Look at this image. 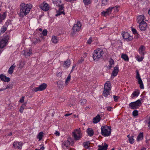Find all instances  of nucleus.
<instances>
[{"instance_id": "1", "label": "nucleus", "mask_w": 150, "mask_h": 150, "mask_svg": "<svg viewBox=\"0 0 150 150\" xmlns=\"http://www.w3.org/2000/svg\"><path fill=\"white\" fill-rule=\"evenodd\" d=\"M20 16L23 18L24 16L27 15L30 12L29 8H27L25 4L22 3L20 5Z\"/></svg>"}, {"instance_id": "2", "label": "nucleus", "mask_w": 150, "mask_h": 150, "mask_svg": "<svg viewBox=\"0 0 150 150\" xmlns=\"http://www.w3.org/2000/svg\"><path fill=\"white\" fill-rule=\"evenodd\" d=\"M111 127L107 126H102L101 128V134L104 137H108L111 134Z\"/></svg>"}, {"instance_id": "3", "label": "nucleus", "mask_w": 150, "mask_h": 150, "mask_svg": "<svg viewBox=\"0 0 150 150\" xmlns=\"http://www.w3.org/2000/svg\"><path fill=\"white\" fill-rule=\"evenodd\" d=\"M103 54V50L101 49L95 50L93 54V58L94 60L98 61Z\"/></svg>"}, {"instance_id": "4", "label": "nucleus", "mask_w": 150, "mask_h": 150, "mask_svg": "<svg viewBox=\"0 0 150 150\" xmlns=\"http://www.w3.org/2000/svg\"><path fill=\"white\" fill-rule=\"evenodd\" d=\"M110 83L109 81H108L104 85V90L103 92V95L106 97L110 94V91L111 90Z\"/></svg>"}, {"instance_id": "5", "label": "nucleus", "mask_w": 150, "mask_h": 150, "mask_svg": "<svg viewBox=\"0 0 150 150\" xmlns=\"http://www.w3.org/2000/svg\"><path fill=\"white\" fill-rule=\"evenodd\" d=\"M142 104L141 100H138L135 102H131L129 104V107L131 109L134 110L138 108Z\"/></svg>"}, {"instance_id": "6", "label": "nucleus", "mask_w": 150, "mask_h": 150, "mask_svg": "<svg viewBox=\"0 0 150 150\" xmlns=\"http://www.w3.org/2000/svg\"><path fill=\"white\" fill-rule=\"evenodd\" d=\"M119 7V6H116L114 7H110L106 10V11H103L102 12L101 14L102 16H107L108 15L110 14L111 13L112 10L115 8H117Z\"/></svg>"}, {"instance_id": "7", "label": "nucleus", "mask_w": 150, "mask_h": 150, "mask_svg": "<svg viewBox=\"0 0 150 150\" xmlns=\"http://www.w3.org/2000/svg\"><path fill=\"white\" fill-rule=\"evenodd\" d=\"M8 40V37L7 35L4 37L0 41V48H2L6 46Z\"/></svg>"}, {"instance_id": "8", "label": "nucleus", "mask_w": 150, "mask_h": 150, "mask_svg": "<svg viewBox=\"0 0 150 150\" xmlns=\"http://www.w3.org/2000/svg\"><path fill=\"white\" fill-rule=\"evenodd\" d=\"M73 136L76 140H79L81 137V131L79 129H76L72 132Z\"/></svg>"}, {"instance_id": "9", "label": "nucleus", "mask_w": 150, "mask_h": 150, "mask_svg": "<svg viewBox=\"0 0 150 150\" xmlns=\"http://www.w3.org/2000/svg\"><path fill=\"white\" fill-rule=\"evenodd\" d=\"M47 85L45 83H43L40 85L38 87L33 88V90L35 92L38 91H42L44 90L47 87Z\"/></svg>"}, {"instance_id": "10", "label": "nucleus", "mask_w": 150, "mask_h": 150, "mask_svg": "<svg viewBox=\"0 0 150 150\" xmlns=\"http://www.w3.org/2000/svg\"><path fill=\"white\" fill-rule=\"evenodd\" d=\"M122 35L123 38L127 41H130L133 39L132 37L130 36L127 32H123Z\"/></svg>"}, {"instance_id": "11", "label": "nucleus", "mask_w": 150, "mask_h": 150, "mask_svg": "<svg viewBox=\"0 0 150 150\" xmlns=\"http://www.w3.org/2000/svg\"><path fill=\"white\" fill-rule=\"evenodd\" d=\"M57 6L59 7V8L57 13L55 15L56 16H57L62 14L64 15L65 13L64 10V4H60L59 5H58Z\"/></svg>"}, {"instance_id": "12", "label": "nucleus", "mask_w": 150, "mask_h": 150, "mask_svg": "<svg viewBox=\"0 0 150 150\" xmlns=\"http://www.w3.org/2000/svg\"><path fill=\"white\" fill-rule=\"evenodd\" d=\"M81 25L79 21H78L76 24H75L73 27V30L74 32L79 31L80 29Z\"/></svg>"}, {"instance_id": "13", "label": "nucleus", "mask_w": 150, "mask_h": 150, "mask_svg": "<svg viewBox=\"0 0 150 150\" xmlns=\"http://www.w3.org/2000/svg\"><path fill=\"white\" fill-rule=\"evenodd\" d=\"M49 6L47 4L45 3L44 2L41 4L40 6V8L42 10L45 11H47L49 9Z\"/></svg>"}, {"instance_id": "14", "label": "nucleus", "mask_w": 150, "mask_h": 150, "mask_svg": "<svg viewBox=\"0 0 150 150\" xmlns=\"http://www.w3.org/2000/svg\"><path fill=\"white\" fill-rule=\"evenodd\" d=\"M139 24L140 29L142 31L145 30L147 26L146 23L145 22H140V23Z\"/></svg>"}, {"instance_id": "15", "label": "nucleus", "mask_w": 150, "mask_h": 150, "mask_svg": "<svg viewBox=\"0 0 150 150\" xmlns=\"http://www.w3.org/2000/svg\"><path fill=\"white\" fill-rule=\"evenodd\" d=\"M108 145L105 143L104 145H103V144L102 145H98V147L99 148L98 150H107L108 147Z\"/></svg>"}, {"instance_id": "16", "label": "nucleus", "mask_w": 150, "mask_h": 150, "mask_svg": "<svg viewBox=\"0 0 150 150\" xmlns=\"http://www.w3.org/2000/svg\"><path fill=\"white\" fill-rule=\"evenodd\" d=\"M119 69L117 67H115L114 69L113 70L112 73V76L111 77L112 78V76H113V78L116 76L118 72Z\"/></svg>"}, {"instance_id": "17", "label": "nucleus", "mask_w": 150, "mask_h": 150, "mask_svg": "<svg viewBox=\"0 0 150 150\" xmlns=\"http://www.w3.org/2000/svg\"><path fill=\"white\" fill-rule=\"evenodd\" d=\"M0 78L2 81L4 82H8L10 81L9 78L6 77V76L3 74H1L0 75Z\"/></svg>"}, {"instance_id": "18", "label": "nucleus", "mask_w": 150, "mask_h": 150, "mask_svg": "<svg viewBox=\"0 0 150 150\" xmlns=\"http://www.w3.org/2000/svg\"><path fill=\"white\" fill-rule=\"evenodd\" d=\"M100 119L101 118L100 115L98 114L95 117L93 118V122L94 123H96L100 121Z\"/></svg>"}, {"instance_id": "19", "label": "nucleus", "mask_w": 150, "mask_h": 150, "mask_svg": "<svg viewBox=\"0 0 150 150\" xmlns=\"http://www.w3.org/2000/svg\"><path fill=\"white\" fill-rule=\"evenodd\" d=\"M16 67V66L14 64H13L12 65L8 70V73L10 74H12L13 73V70Z\"/></svg>"}, {"instance_id": "20", "label": "nucleus", "mask_w": 150, "mask_h": 150, "mask_svg": "<svg viewBox=\"0 0 150 150\" xmlns=\"http://www.w3.org/2000/svg\"><path fill=\"white\" fill-rule=\"evenodd\" d=\"M44 133L42 132H41L38 133L37 137V138L38 139L39 141H40L42 140V139L44 137Z\"/></svg>"}, {"instance_id": "21", "label": "nucleus", "mask_w": 150, "mask_h": 150, "mask_svg": "<svg viewBox=\"0 0 150 150\" xmlns=\"http://www.w3.org/2000/svg\"><path fill=\"white\" fill-rule=\"evenodd\" d=\"M144 16L143 15H141L139 16L137 18V22L140 23V22H144Z\"/></svg>"}, {"instance_id": "22", "label": "nucleus", "mask_w": 150, "mask_h": 150, "mask_svg": "<svg viewBox=\"0 0 150 150\" xmlns=\"http://www.w3.org/2000/svg\"><path fill=\"white\" fill-rule=\"evenodd\" d=\"M6 16V12H4L2 14L0 13V23L5 18Z\"/></svg>"}, {"instance_id": "23", "label": "nucleus", "mask_w": 150, "mask_h": 150, "mask_svg": "<svg viewBox=\"0 0 150 150\" xmlns=\"http://www.w3.org/2000/svg\"><path fill=\"white\" fill-rule=\"evenodd\" d=\"M87 133L90 137H92L94 134V132L93 129L91 128H88L87 129Z\"/></svg>"}, {"instance_id": "24", "label": "nucleus", "mask_w": 150, "mask_h": 150, "mask_svg": "<svg viewBox=\"0 0 150 150\" xmlns=\"http://www.w3.org/2000/svg\"><path fill=\"white\" fill-rule=\"evenodd\" d=\"M70 64L71 63L70 60L67 59L66 61L64 62L63 66L64 67H65L67 68L69 67Z\"/></svg>"}, {"instance_id": "25", "label": "nucleus", "mask_w": 150, "mask_h": 150, "mask_svg": "<svg viewBox=\"0 0 150 150\" xmlns=\"http://www.w3.org/2000/svg\"><path fill=\"white\" fill-rule=\"evenodd\" d=\"M127 137L129 138V141L130 143L132 144L134 142V139H133L134 136H130L129 134L127 136Z\"/></svg>"}, {"instance_id": "26", "label": "nucleus", "mask_w": 150, "mask_h": 150, "mask_svg": "<svg viewBox=\"0 0 150 150\" xmlns=\"http://www.w3.org/2000/svg\"><path fill=\"white\" fill-rule=\"evenodd\" d=\"M52 42L56 44L58 42V39L57 36H53L52 38Z\"/></svg>"}, {"instance_id": "27", "label": "nucleus", "mask_w": 150, "mask_h": 150, "mask_svg": "<svg viewBox=\"0 0 150 150\" xmlns=\"http://www.w3.org/2000/svg\"><path fill=\"white\" fill-rule=\"evenodd\" d=\"M41 40L39 38L37 39L36 38H34L33 39L32 42L35 45L37 43L40 42H41Z\"/></svg>"}, {"instance_id": "28", "label": "nucleus", "mask_w": 150, "mask_h": 150, "mask_svg": "<svg viewBox=\"0 0 150 150\" xmlns=\"http://www.w3.org/2000/svg\"><path fill=\"white\" fill-rule=\"evenodd\" d=\"M70 144V142L68 140L65 141L62 144V145L65 146L67 148L68 147L69 145Z\"/></svg>"}, {"instance_id": "29", "label": "nucleus", "mask_w": 150, "mask_h": 150, "mask_svg": "<svg viewBox=\"0 0 150 150\" xmlns=\"http://www.w3.org/2000/svg\"><path fill=\"white\" fill-rule=\"evenodd\" d=\"M121 57L125 61H128L129 60L128 57L126 54H122Z\"/></svg>"}, {"instance_id": "30", "label": "nucleus", "mask_w": 150, "mask_h": 150, "mask_svg": "<svg viewBox=\"0 0 150 150\" xmlns=\"http://www.w3.org/2000/svg\"><path fill=\"white\" fill-rule=\"evenodd\" d=\"M139 94V91L138 90H137L134 91L132 93V95L133 97H137Z\"/></svg>"}, {"instance_id": "31", "label": "nucleus", "mask_w": 150, "mask_h": 150, "mask_svg": "<svg viewBox=\"0 0 150 150\" xmlns=\"http://www.w3.org/2000/svg\"><path fill=\"white\" fill-rule=\"evenodd\" d=\"M53 3L57 6L61 4V0H52Z\"/></svg>"}, {"instance_id": "32", "label": "nucleus", "mask_w": 150, "mask_h": 150, "mask_svg": "<svg viewBox=\"0 0 150 150\" xmlns=\"http://www.w3.org/2000/svg\"><path fill=\"white\" fill-rule=\"evenodd\" d=\"M143 139V133L141 132L137 137V141H139L142 140Z\"/></svg>"}, {"instance_id": "33", "label": "nucleus", "mask_w": 150, "mask_h": 150, "mask_svg": "<svg viewBox=\"0 0 150 150\" xmlns=\"http://www.w3.org/2000/svg\"><path fill=\"white\" fill-rule=\"evenodd\" d=\"M71 76L70 74H69L68 77H67V79L66 80V81L65 83V86L67 85L68 82L70 81V79H71Z\"/></svg>"}, {"instance_id": "34", "label": "nucleus", "mask_w": 150, "mask_h": 150, "mask_svg": "<svg viewBox=\"0 0 150 150\" xmlns=\"http://www.w3.org/2000/svg\"><path fill=\"white\" fill-rule=\"evenodd\" d=\"M58 86L59 88H62L64 87L63 83L60 81H58L57 82Z\"/></svg>"}, {"instance_id": "35", "label": "nucleus", "mask_w": 150, "mask_h": 150, "mask_svg": "<svg viewBox=\"0 0 150 150\" xmlns=\"http://www.w3.org/2000/svg\"><path fill=\"white\" fill-rule=\"evenodd\" d=\"M109 62L110 65L109 66V69H110L114 65V61L112 59H111L110 60Z\"/></svg>"}, {"instance_id": "36", "label": "nucleus", "mask_w": 150, "mask_h": 150, "mask_svg": "<svg viewBox=\"0 0 150 150\" xmlns=\"http://www.w3.org/2000/svg\"><path fill=\"white\" fill-rule=\"evenodd\" d=\"M89 143H88V142H84L83 143V145L84 146V147L86 148V149H88L89 148Z\"/></svg>"}, {"instance_id": "37", "label": "nucleus", "mask_w": 150, "mask_h": 150, "mask_svg": "<svg viewBox=\"0 0 150 150\" xmlns=\"http://www.w3.org/2000/svg\"><path fill=\"white\" fill-rule=\"evenodd\" d=\"M22 144L23 143L22 142H18L16 148L19 149H21Z\"/></svg>"}, {"instance_id": "38", "label": "nucleus", "mask_w": 150, "mask_h": 150, "mask_svg": "<svg viewBox=\"0 0 150 150\" xmlns=\"http://www.w3.org/2000/svg\"><path fill=\"white\" fill-rule=\"evenodd\" d=\"M6 30L7 28L6 27H4V26L1 29L0 33L3 34L4 33Z\"/></svg>"}, {"instance_id": "39", "label": "nucleus", "mask_w": 150, "mask_h": 150, "mask_svg": "<svg viewBox=\"0 0 150 150\" xmlns=\"http://www.w3.org/2000/svg\"><path fill=\"white\" fill-rule=\"evenodd\" d=\"M32 54L31 51L29 50L28 52H24L25 55L27 56H30Z\"/></svg>"}, {"instance_id": "40", "label": "nucleus", "mask_w": 150, "mask_h": 150, "mask_svg": "<svg viewBox=\"0 0 150 150\" xmlns=\"http://www.w3.org/2000/svg\"><path fill=\"white\" fill-rule=\"evenodd\" d=\"M13 86V83H11L10 84H9V85H7L6 88H4V90H5L6 89H8V88H12Z\"/></svg>"}, {"instance_id": "41", "label": "nucleus", "mask_w": 150, "mask_h": 150, "mask_svg": "<svg viewBox=\"0 0 150 150\" xmlns=\"http://www.w3.org/2000/svg\"><path fill=\"white\" fill-rule=\"evenodd\" d=\"M83 2L85 5H88L91 4V0H83Z\"/></svg>"}, {"instance_id": "42", "label": "nucleus", "mask_w": 150, "mask_h": 150, "mask_svg": "<svg viewBox=\"0 0 150 150\" xmlns=\"http://www.w3.org/2000/svg\"><path fill=\"white\" fill-rule=\"evenodd\" d=\"M80 101L81 105H83L86 103L87 100L86 99H83L81 100Z\"/></svg>"}, {"instance_id": "43", "label": "nucleus", "mask_w": 150, "mask_h": 150, "mask_svg": "<svg viewBox=\"0 0 150 150\" xmlns=\"http://www.w3.org/2000/svg\"><path fill=\"white\" fill-rule=\"evenodd\" d=\"M132 115L134 116H136L138 115V111L135 110L133 111L132 112Z\"/></svg>"}, {"instance_id": "44", "label": "nucleus", "mask_w": 150, "mask_h": 150, "mask_svg": "<svg viewBox=\"0 0 150 150\" xmlns=\"http://www.w3.org/2000/svg\"><path fill=\"white\" fill-rule=\"evenodd\" d=\"M137 60L139 62L142 61L144 58V56H142L141 57H140L139 56H137Z\"/></svg>"}, {"instance_id": "45", "label": "nucleus", "mask_w": 150, "mask_h": 150, "mask_svg": "<svg viewBox=\"0 0 150 150\" xmlns=\"http://www.w3.org/2000/svg\"><path fill=\"white\" fill-rule=\"evenodd\" d=\"M47 30L46 29L43 30L42 33V35L44 36H46L47 34Z\"/></svg>"}, {"instance_id": "46", "label": "nucleus", "mask_w": 150, "mask_h": 150, "mask_svg": "<svg viewBox=\"0 0 150 150\" xmlns=\"http://www.w3.org/2000/svg\"><path fill=\"white\" fill-rule=\"evenodd\" d=\"M139 51H141L144 52L145 48L143 46H141L139 48Z\"/></svg>"}, {"instance_id": "47", "label": "nucleus", "mask_w": 150, "mask_h": 150, "mask_svg": "<svg viewBox=\"0 0 150 150\" xmlns=\"http://www.w3.org/2000/svg\"><path fill=\"white\" fill-rule=\"evenodd\" d=\"M139 51H141L144 52L145 48L143 46H141L139 48Z\"/></svg>"}, {"instance_id": "48", "label": "nucleus", "mask_w": 150, "mask_h": 150, "mask_svg": "<svg viewBox=\"0 0 150 150\" xmlns=\"http://www.w3.org/2000/svg\"><path fill=\"white\" fill-rule=\"evenodd\" d=\"M26 6L27 8H29V10L30 11V9L32 8V5L31 4H29L26 5Z\"/></svg>"}, {"instance_id": "49", "label": "nucleus", "mask_w": 150, "mask_h": 150, "mask_svg": "<svg viewBox=\"0 0 150 150\" xmlns=\"http://www.w3.org/2000/svg\"><path fill=\"white\" fill-rule=\"evenodd\" d=\"M113 98L114 99V100L116 102L117 101L118 99L120 98V97L118 96H113Z\"/></svg>"}, {"instance_id": "50", "label": "nucleus", "mask_w": 150, "mask_h": 150, "mask_svg": "<svg viewBox=\"0 0 150 150\" xmlns=\"http://www.w3.org/2000/svg\"><path fill=\"white\" fill-rule=\"evenodd\" d=\"M140 78V75L139 73V72L138 70L136 71V79H137L138 78Z\"/></svg>"}, {"instance_id": "51", "label": "nucleus", "mask_w": 150, "mask_h": 150, "mask_svg": "<svg viewBox=\"0 0 150 150\" xmlns=\"http://www.w3.org/2000/svg\"><path fill=\"white\" fill-rule=\"evenodd\" d=\"M132 30L134 34L135 35L138 34V33L137 31V30H136V29L134 28H132Z\"/></svg>"}, {"instance_id": "52", "label": "nucleus", "mask_w": 150, "mask_h": 150, "mask_svg": "<svg viewBox=\"0 0 150 150\" xmlns=\"http://www.w3.org/2000/svg\"><path fill=\"white\" fill-rule=\"evenodd\" d=\"M84 59L83 58H81L80 59L78 60V63L81 64L84 61Z\"/></svg>"}, {"instance_id": "53", "label": "nucleus", "mask_w": 150, "mask_h": 150, "mask_svg": "<svg viewBox=\"0 0 150 150\" xmlns=\"http://www.w3.org/2000/svg\"><path fill=\"white\" fill-rule=\"evenodd\" d=\"M92 42V38H90L87 41V43L89 44H91Z\"/></svg>"}, {"instance_id": "54", "label": "nucleus", "mask_w": 150, "mask_h": 150, "mask_svg": "<svg viewBox=\"0 0 150 150\" xmlns=\"http://www.w3.org/2000/svg\"><path fill=\"white\" fill-rule=\"evenodd\" d=\"M24 96H22L20 99L19 102L21 103H23L24 102Z\"/></svg>"}, {"instance_id": "55", "label": "nucleus", "mask_w": 150, "mask_h": 150, "mask_svg": "<svg viewBox=\"0 0 150 150\" xmlns=\"http://www.w3.org/2000/svg\"><path fill=\"white\" fill-rule=\"evenodd\" d=\"M140 85V88L141 89H143L144 88V85L143 84V82L141 83H139Z\"/></svg>"}, {"instance_id": "56", "label": "nucleus", "mask_w": 150, "mask_h": 150, "mask_svg": "<svg viewBox=\"0 0 150 150\" xmlns=\"http://www.w3.org/2000/svg\"><path fill=\"white\" fill-rule=\"evenodd\" d=\"M62 73L61 72H59L57 74V76L59 77H60L61 76Z\"/></svg>"}, {"instance_id": "57", "label": "nucleus", "mask_w": 150, "mask_h": 150, "mask_svg": "<svg viewBox=\"0 0 150 150\" xmlns=\"http://www.w3.org/2000/svg\"><path fill=\"white\" fill-rule=\"evenodd\" d=\"M112 109V108L110 106H108L107 107V110L108 111H111Z\"/></svg>"}, {"instance_id": "58", "label": "nucleus", "mask_w": 150, "mask_h": 150, "mask_svg": "<svg viewBox=\"0 0 150 150\" xmlns=\"http://www.w3.org/2000/svg\"><path fill=\"white\" fill-rule=\"evenodd\" d=\"M102 3L104 4H107V0H102Z\"/></svg>"}, {"instance_id": "59", "label": "nucleus", "mask_w": 150, "mask_h": 150, "mask_svg": "<svg viewBox=\"0 0 150 150\" xmlns=\"http://www.w3.org/2000/svg\"><path fill=\"white\" fill-rule=\"evenodd\" d=\"M138 80V83H142V81L141 78V77L137 79Z\"/></svg>"}, {"instance_id": "60", "label": "nucleus", "mask_w": 150, "mask_h": 150, "mask_svg": "<svg viewBox=\"0 0 150 150\" xmlns=\"http://www.w3.org/2000/svg\"><path fill=\"white\" fill-rule=\"evenodd\" d=\"M45 149V147L43 144L40 145V150H44Z\"/></svg>"}, {"instance_id": "61", "label": "nucleus", "mask_w": 150, "mask_h": 150, "mask_svg": "<svg viewBox=\"0 0 150 150\" xmlns=\"http://www.w3.org/2000/svg\"><path fill=\"white\" fill-rule=\"evenodd\" d=\"M54 134L55 135L57 136H59V133L57 131H55V132L54 133Z\"/></svg>"}, {"instance_id": "62", "label": "nucleus", "mask_w": 150, "mask_h": 150, "mask_svg": "<svg viewBox=\"0 0 150 150\" xmlns=\"http://www.w3.org/2000/svg\"><path fill=\"white\" fill-rule=\"evenodd\" d=\"M18 143L17 142H14L13 144V146L15 147L16 146H17Z\"/></svg>"}, {"instance_id": "63", "label": "nucleus", "mask_w": 150, "mask_h": 150, "mask_svg": "<svg viewBox=\"0 0 150 150\" xmlns=\"http://www.w3.org/2000/svg\"><path fill=\"white\" fill-rule=\"evenodd\" d=\"M23 108L22 106H21L20 108V112H23Z\"/></svg>"}, {"instance_id": "64", "label": "nucleus", "mask_w": 150, "mask_h": 150, "mask_svg": "<svg viewBox=\"0 0 150 150\" xmlns=\"http://www.w3.org/2000/svg\"><path fill=\"white\" fill-rule=\"evenodd\" d=\"M149 121L148 123V126L149 129H150V117L149 118Z\"/></svg>"}]
</instances>
